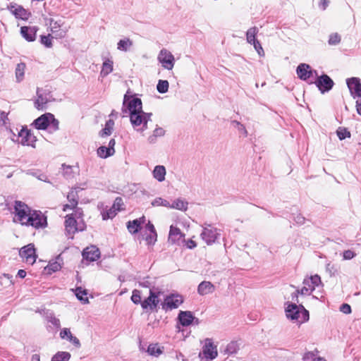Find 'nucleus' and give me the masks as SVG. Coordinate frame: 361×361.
<instances>
[{
  "label": "nucleus",
  "mask_w": 361,
  "mask_h": 361,
  "mask_svg": "<svg viewBox=\"0 0 361 361\" xmlns=\"http://www.w3.org/2000/svg\"><path fill=\"white\" fill-rule=\"evenodd\" d=\"M114 126V121L109 119L105 124V128L100 132L102 137L107 136L111 134Z\"/></svg>",
  "instance_id": "37"
},
{
  "label": "nucleus",
  "mask_w": 361,
  "mask_h": 361,
  "mask_svg": "<svg viewBox=\"0 0 361 361\" xmlns=\"http://www.w3.org/2000/svg\"><path fill=\"white\" fill-rule=\"evenodd\" d=\"M302 361H326L325 359L317 356L314 352L305 353L302 357Z\"/></svg>",
  "instance_id": "41"
},
{
  "label": "nucleus",
  "mask_w": 361,
  "mask_h": 361,
  "mask_svg": "<svg viewBox=\"0 0 361 361\" xmlns=\"http://www.w3.org/2000/svg\"><path fill=\"white\" fill-rule=\"evenodd\" d=\"M160 294V291H157L154 288L150 289L149 295L141 303L142 307L144 310L149 309L150 310H153L154 309L157 308L159 302V296Z\"/></svg>",
  "instance_id": "9"
},
{
  "label": "nucleus",
  "mask_w": 361,
  "mask_h": 361,
  "mask_svg": "<svg viewBox=\"0 0 361 361\" xmlns=\"http://www.w3.org/2000/svg\"><path fill=\"white\" fill-rule=\"evenodd\" d=\"M350 94L355 98L361 97V83L357 78H348L346 80Z\"/></svg>",
  "instance_id": "15"
},
{
  "label": "nucleus",
  "mask_w": 361,
  "mask_h": 361,
  "mask_svg": "<svg viewBox=\"0 0 361 361\" xmlns=\"http://www.w3.org/2000/svg\"><path fill=\"white\" fill-rule=\"evenodd\" d=\"M303 286L300 290V295H307L316 288L322 284L321 278L319 275L315 274L310 277L305 278L302 282Z\"/></svg>",
  "instance_id": "5"
},
{
  "label": "nucleus",
  "mask_w": 361,
  "mask_h": 361,
  "mask_svg": "<svg viewBox=\"0 0 361 361\" xmlns=\"http://www.w3.org/2000/svg\"><path fill=\"white\" fill-rule=\"evenodd\" d=\"M123 201L121 197H116L114 200L113 207L116 212L121 211L124 209L123 208Z\"/></svg>",
  "instance_id": "48"
},
{
  "label": "nucleus",
  "mask_w": 361,
  "mask_h": 361,
  "mask_svg": "<svg viewBox=\"0 0 361 361\" xmlns=\"http://www.w3.org/2000/svg\"><path fill=\"white\" fill-rule=\"evenodd\" d=\"M178 319L183 326H188L192 324L195 317L190 311H180L178 314Z\"/></svg>",
  "instance_id": "25"
},
{
  "label": "nucleus",
  "mask_w": 361,
  "mask_h": 361,
  "mask_svg": "<svg viewBox=\"0 0 361 361\" xmlns=\"http://www.w3.org/2000/svg\"><path fill=\"white\" fill-rule=\"evenodd\" d=\"M72 214L75 216V218H77L78 219H79L82 216V212L80 209L76 208L74 212V214Z\"/></svg>",
  "instance_id": "62"
},
{
  "label": "nucleus",
  "mask_w": 361,
  "mask_h": 361,
  "mask_svg": "<svg viewBox=\"0 0 361 361\" xmlns=\"http://www.w3.org/2000/svg\"><path fill=\"white\" fill-rule=\"evenodd\" d=\"M18 137L20 139V143L23 145L32 146L36 141L35 136L27 128H22L18 133Z\"/></svg>",
  "instance_id": "17"
},
{
  "label": "nucleus",
  "mask_w": 361,
  "mask_h": 361,
  "mask_svg": "<svg viewBox=\"0 0 361 361\" xmlns=\"http://www.w3.org/2000/svg\"><path fill=\"white\" fill-rule=\"evenodd\" d=\"M251 44H253L255 49L257 51V52L258 53V54L259 56L264 55V50H263L260 43L259 42V41L257 40V41L252 42Z\"/></svg>",
  "instance_id": "54"
},
{
  "label": "nucleus",
  "mask_w": 361,
  "mask_h": 361,
  "mask_svg": "<svg viewBox=\"0 0 361 361\" xmlns=\"http://www.w3.org/2000/svg\"><path fill=\"white\" fill-rule=\"evenodd\" d=\"M17 276L20 277V279H24L26 276V271L23 269H20L18 271Z\"/></svg>",
  "instance_id": "64"
},
{
  "label": "nucleus",
  "mask_w": 361,
  "mask_h": 361,
  "mask_svg": "<svg viewBox=\"0 0 361 361\" xmlns=\"http://www.w3.org/2000/svg\"><path fill=\"white\" fill-rule=\"evenodd\" d=\"M183 300L179 295H171L167 296L161 303V307L165 311L178 308L182 304Z\"/></svg>",
  "instance_id": "11"
},
{
  "label": "nucleus",
  "mask_w": 361,
  "mask_h": 361,
  "mask_svg": "<svg viewBox=\"0 0 361 361\" xmlns=\"http://www.w3.org/2000/svg\"><path fill=\"white\" fill-rule=\"evenodd\" d=\"M131 300L135 304H141V295L138 290H134L131 296Z\"/></svg>",
  "instance_id": "50"
},
{
  "label": "nucleus",
  "mask_w": 361,
  "mask_h": 361,
  "mask_svg": "<svg viewBox=\"0 0 361 361\" xmlns=\"http://www.w3.org/2000/svg\"><path fill=\"white\" fill-rule=\"evenodd\" d=\"M49 101L48 94L40 93V92L37 91V99L35 103V106L38 109H44L46 108V104Z\"/></svg>",
  "instance_id": "30"
},
{
  "label": "nucleus",
  "mask_w": 361,
  "mask_h": 361,
  "mask_svg": "<svg viewBox=\"0 0 361 361\" xmlns=\"http://www.w3.org/2000/svg\"><path fill=\"white\" fill-rule=\"evenodd\" d=\"M114 153L115 150L109 149V147L106 146H101L97 149L98 156L103 159L112 156Z\"/></svg>",
  "instance_id": "35"
},
{
  "label": "nucleus",
  "mask_w": 361,
  "mask_h": 361,
  "mask_svg": "<svg viewBox=\"0 0 361 361\" xmlns=\"http://www.w3.org/2000/svg\"><path fill=\"white\" fill-rule=\"evenodd\" d=\"M147 353L152 356L157 357L162 353V348H160L158 344H150L147 348Z\"/></svg>",
  "instance_id": "40"
},
{
  "label": "nucleus",
  "mask_w": 361,
  "mask_h": 361,
  "mask_svg": "<svg viewBox=\"0 0 361 361\" xmlns=\"http://www.w3.org/2000/svg\"><path fill=\"white\" fill-rule=\"evenodd\" d=\"M133 46V41L129 38H124L117 43V49L122 51H128Z\"/></svg>",
  "instance_id": "33"
},
{
  "label": "nucleus",
  "mask_w": 361,
  "mask_h": 361,
  "mask_svg": "<svg viewBox=\"0 0 361 361\" xmlns=\"http://www.w3.org/2000/svg\"><path fill=\"white\" fill-rule=\"evenodd\" d=\"M25 70V64L23 63H18L16 67V78L18 82L23 80Z\"/></svg>",
  "instance_id": "36"
},
{
  "label": "nucleus",
  "mask_w": 361,
  "mask_h": 361,
  "mask_svg": "<svg viewBox=\"0 0 361 361\" xmlns=\"http://www.w3.org/2000/svg\"><path fill=\"white\" fill-rule=\"evenodd\" d=\"M46 23L49 24L50 31L56 38H63L69 29V27L63 26L64 23L61 20H55L53 18H49L47 20Z\"/></svg>",
  "instance_id": "7"
},
{
  "label": "nucleus",
  "mask_w": 361,
  "mask_h": 361,
  "mask_svg": "<svg viewBox=\"0 0 361 361\" xmlns=\"http://www.w3.org/2000/svg\"><path fill=\"white\" fill-rule=\"evenodd\" d=\"M341 36L337 32L332 33L329 35V44L330 45H336L341 42Z\"/></svg>",
  "instance_id": "45"
},
{
  "label": "nucleus",
  "mask_w": 361,
  "mask_h": 361,
  "mask_svg": "<svg viewBox=\"0 0 361 361\" xmlns=\"http://www.w3.org/2000/svg\"><path fill=\"white\" fill-rule=\"evenodd\" d=\"M112 71H113V61L108 59L105 60L102 64V71L100 72V75L102 77H106Z\"/></svg>",
  "instance_id": "32"
},
{
  "label": "nucleus",
  "mask_w": 361,
  "mask_h": 361,
  "mask_svg": "<svg viewBox=\"0 0 361 361\" xmlns=\"http://www.w3.org/2000/svg\"><path fill=\"white\" fill-rule=\"evenodd\" d=\"M87 292L85 290H82V288L79 287L75 289V295L78 300L83 301L85 303L88 302L87 298H84L83 295H86Z\"/></svg>",
  "instance_id": "46"
},
{
  "label": "nucleus",
  "mask_w": 361,
  "mask_h": 361,
  "mask_svg": "<svg viewBox=\"0 0 361 361\" xmlns=\"http://www.w3.org/2000/svg\"><path fill=\"white\" fill-rule=\"evenodd\" d=\"M61 267V259L60 257H57L56 259L50 261L49 264L45 267V270L48 274H51L52 272H55L59 270Z\"/></svg>",
  "instance_id": "31"
},
{
  "label": "nucleus",
  "mask_w": 361,
  "mask_h": 361,
  "mask_svg": "<svg viewBox=\"0 0 361 361\" xmlns=\"http://www.w3.org/2000/svg\"><path fill=\"white\" fill-rule=\"evenodd\" d=\"M15 222L22 225L31 226L35 228H44L47 226V218L39 211L32 210L27 204L16 201L15 203Z\"/></svg>",
  "instance_id": "1"
},
{
  "label": "nucleus",
  "mask_w": 361,
  "mask_h": 361,
  "mask_svg": "<svg viewBox=\"0 0 361 361\" xmlns=\"http://www.w3.org/2000/svg\"><path fill=\"white\" fill-rule=\"evenodd\" d=\"M145 221V217L142 216L140 219H137L133 220V221H128L127 224V228L130 233H137L142 224H143Z\"/></svg>",
  "instance_id": "29"
},
{
  "label": "nucleus",
  "mask_w": 361,
  "mask_h": 361,
  "mask_svg": "<svg viewBox=\"0 0 361 361\" xmlns=\"http://www.w3.org/2000/svg\"><path fill=\"white\" fill-rule=\"evenodd\" d=\"M340 311L344 314H348L351 312V307L348 304L344 303L340 307Z\"/></svg>",
  "instance_id": "55"
},
{
  "label": "nucleus",
  "mask_w": 361,
  "mask_h": 361,
  "mask_svg": "<svg viewBox=\"0 0 361 361\" xmlns=\"http://www.w3.org/2000/svg\"><path fill=\"white\" fill-rule=\"evenodd\" d=\"M8 119V114L2 111H0V126H4L6 123Z\"/></svg>",
  "instance_id": "56"
},
{
  "label": "nucleus",
  "mask_w": 361,
  "mask_h": 361,
  "mask_svg": "<svg viewBox=\"0 0 361 361\" xmlns=\"http://www.w3.org/2000/svg\"><path fill=\"white\" fill-rule=\"evenodd\" d=\"M233 123L235 125V126L241 134H243L245 137L247 135V130L243 124L236 121H233Z\"/></svg>",
  "instance_id": "52"
},
{
  "label": "nucleus",
  "mask_w": 361,
  "mask_h": 361,
  "mask_svg": "<svg viewBox=\"0 0 361 361\" xmlns=\"http://www.w3.org/2000/svg\"><path fill=\"white\" fill-rule=\"evenodd\" d=\"M49 322L56 327H60V320L56 317H51Z\"/></svg>",
  "instance_id": "61"
},
{
  "label": "nucleus",
  "mask_w": 361,
  "mask_h": 361,
  "mask_svg": "<svg viewBox=\"0 0 361 361\" xmlns=\"http://www.w3.org/2000/svg\"><path fill=\"white\" fill-rule=\"evenodd\" d=\"M123 107H126V109H123V111L124 113H127V111H128L130 115H132V114L134 113L143 111L142 109L141 99L139 98H132L130 96H128L127 94L124 96Z\"/></svg>",
  "instance_id": "6"
},
{
  "label": "nucleus",
  "mask_w": 361,
  "mask_h": 361,
  "mask_svg": "<svg viewBox=\"0 0 361 361\" xmlns=\"http://www.w3.org/2000/svg\"><path fill=\"white\" fill-rule=\"evenodd\" d=\"M258 32V28L257 27H252L248 29L246 33L247 42L250 44L257 41L255 37Z\"/></svg>",
  "instance_id": "39"
},
{
  "label": "nucleus",
  "mask_w": 361,
  "mask_h": 361,
  "mask_svg": "<svg viewBox=\"0 0 361 361\" xmlns=\"http://www.w3.org/2000/svg\"><path fill=\"white\" fill-rule=\"evenodd\" d=\"M169 82L167 80H160L157 85V91L160 93H166L169 90Z\"/></svg>",
  "instance_id": "42"
},
{
  "label": "nucleus",
  "mask_w": 361,
  "mask_h": 361,
  "mask_svg": "<svg viewBox=\"0 0 361 361\" xmlns=\"http://www.w3.org/2000/svg\"><path fill=\"white\" fill-rule=\"evenodd\" d=\"M166 170L164 166L157 165L152 171L153 178L159 182H163L165 180Z\"/></svg>",
  "instance_id": "28"
},
{
  "label": "nucleus",
  "mask_w": 361,
  "mask_h": 361,
  "mask_svg": "<svg viewBox=\"0 0 361 361\" xmlns=\"http://www.w3.org/2000/svg\"><path fill=\"white\" fill-rule=\"evenodd\" d=\"M239 350V345L235 341H231L226 345L224 349L221 351L224 355H232L237 353Z\"/></svg>",
  "instance_id": "34"
},
{
  "label": "nucleus",
  "mask_w": 361,
  "mask_h": 361,
  "mask_svg": "<svg viewBox=\"0 0 361 361\" xmlns=\"http://www.w3.org/2000/svg\"><path fill=\"white\" fill-rule=\"evenodd\" d=\"M60 336L61 338L64 339L66 338L71 343H72L75 347L80 348V342L78 338L75 336H73L71 334V331L68 328L63 329L60 332Z\"/></svg>",
  "instance_id": "24"
},
{
  "label": "nucleus",
  "mask_w": 361,
  "mask_h": 361,
  "mask_svg": "<svg viewBox=\"0 0 361 361\" xmlns=\"http://www.w3.org/2000/svg\"><path fill=\"white\" fill-rule=\"evenodd\" d=\"M329 1L327 0H320V2L319 4V7L322 10H325L327 6H329Z\"/></svg>",
  "instance_id": "59"
},
{
  "label": "nucleus",
  "mask_w": 361,
  "mask_h": 361,
  "mask_svg": "<svg viewBox=\"0 0 361 361\" xmlns=\"http://www.w3.org/2000/svg\"><path fill=\"white\" fill-rule=\"evenodd\" d=\"M117 214V212L114 209L113 207L109 208L106 211H103L102 212V219L103 220H107L109 219H112Z\"/></svg>",
  "instance_id": "44"
},
{
  "label": "nucleus",
  "mask_w": 361,
  "mask_h": 361,
  "mask_svg": "<svg viewBox=\"0 0 361 361\" xmlns=\"http://www.w3.org/2000/svg\"><path fill=\"white\" fill-rule=\"evenodd\" d=\"M52 37L51 35H48L47 36L42 35L41 36V43L44 44L46 47L50 48L52 47Z\"/></svg>",
  "instance_id": "49"
},
{
  "label": "nucleus",
  "mask_w": 361,
  "mask_h": 361,
  "mask_svg": "<svg viewBox=\"0 0 361 361\" xmlns=\"http://www.w3.org/2000/svg\"><path fill=\"white\" fill-rule=\"evenodd\" d=\"M71 358V354L68 352L61 351L55 354L51 361H68Z\"/></svg>",
  "instance_id": "38"
},
{
  "label": "nucleus",
  "mask_w": 361,
  "mask_h": 361,
  "mask_svg": "<svg viewBox=\"0 0 361 361\" xmlns=\"http://www.w3.org/2000/svg\"><path fill=\"white\" fill-rule=\"evenodd\" d=\"M145 229L147 231H149V233L156 232L154 225L152 224H151L150 221H149L146 224Z\"/></svg>",
  "instance_id": "60"
},
{
  "label": "nucleus",
  "mask_w": 361,
  "mask_h": 361,
  "mask_svg": "<svg viewBox=\"0 0 361 361\" xmlns=\"http://www.w3.org/2000/svg\"><path fill=\"white\" fill-rule=\"evenodd\" d=\"M158 61L164 69L172 70L175 64L174 56L166 49H162L157 56Z\"/></svg>",
  "instance_id": "8"
},
{
  "label": "nucleus",
  "mask_w": 361,
  "mask_h": 361,
  "mask_svg": "<svg viewBox=\"0 0 361 361\" xmlns=\"http://www.w3.org/2000/svg\"><path fill=\"white\" fill-rule=\"evenodd\" d=\"M336 133H337L338 137H339V139L341 140H344L346 137H350V132L348 130H347V129L343 128H339L337 130Z\"/></svg>",
  "instance_id": "47"
},
{
  "label": "nucleus",
  "mask_w": 361,
  "mask_h": 361,
  "mask_svg": "<svg viewBox=\"0 0 361 361\" xmlns=\"http://www.w3.org/2000/svg\"><path fill=\"white\" fill-rule=\"evenodd\" d=\"M100 255V252L95 246L88 247L82 252L83 258L89 262L97 260Z\"/></svg>",
  "instance_id": "22"
},
{
  "label": "nucleus",
  "mask_w": 361,
  "mask_h": 361,
  "mask_svg": "<svg viewBox=\"0 0 361 361\" xmlns=\"http://www.w3.org/2000/svg\"><path fill=\"white\" fill-rule=\"evenodd\" d=\"M296 72L298 77L303 80H307L313 75V73H314L317 76V71H312L311 67L306 63H300L298 66Z\"/></svg>",
  "instance_id": "18"
},
{
  "label": "nucleus",
  "mask_w": 361,
  "mask_h": 361,
  "mask_svg": "<svg viewBox=\"0 0 361 361\" xmlns=\"http://www.w3.org/2000/svg\"><path fill=\"white\" fill-rule=\"evenodd\" d=\"M157 239V234L156 232L149 233L145 238L147 245H154Z\"/></svg>",
  "instance_id": "51"
},
{
  "label": "nucleus",
  "mask_w": 361,
  "mask_h": 361,
  "mask_svg": "<svg viewBox=\"0 0 361 361\" xmlns=\"http://www.w3.org/2000/svg\"><path fill=\"white\" fill-rule=\"evenodd\" d=\"M183 242L185 243L187 247H188L190 249H192L197 246L196 243L194 240H192V239H190L188 240H185V239H183Z\"/></svg>",
  "instance_id": "57"
},
{
  "label": "nucleus",
  "mask_w": 361,
  "mask_h": 361,
  "mask_svg": "<svg viewBox=\"0 0 361 361\" xmlns=\"http://www.w3.org/2000/svg\"><path fill=\"white\" fill-rule=\"evenodd\" d=\"M65 226L69 234H73L77 231L83 230V226H80V223H78V220L73 216V214L66 216Z\"/></svg>",
  "instance_id": "16"
},
{
  "label": "nucleus",
  "mask_w": 361,
  "mask_h": 361,
  "mask_svg": "<svg viewBox=\"0 0 361 361\" xmlns=\"http://www.w3.org/2000/svg\"><path fill=\"white\" fill-rule=\"evenodd\" d=\"M200 355H202L203 357L207 360H212L216 357L218 355L216 346L214 345L211 339L207 338L205 340Z\"/></svg>",
  "instance_id": "12"
},
{
  "label": "nucleus",
  "mask_w": 361,
  "mask_h": 361,
  "mask_svg": "<svg viewBox=\"0 0 361 361\" xmlns=\"http://www.w3.org/2000/svg\"><path fill=\"white\" fill-rule=\"evenodd\" d=\"M214 290V286L209 281H202L197 287V292L201 295L212 293Z\"/></svg>",
  "instance_id": "23"
},
{
  "label": "nucleus",
  "mask_w": 361,
  "mask_h": 361,
  "mask_svg": "<svg viewBox=\"0 0 361 361\" xmlns=\"http://www.w3.org/2000/svg\"><path fill=\"white\" fill-rule=\"evenodd\" d=\"M38 28L35 26H23L20 28L22 36L28 42L35 40Z\"/></svg>",
  "instance_id": "21"
},
{
  "label": "nucleus",
  "mask_w": 361,
  "mask_h": 361,
  "mask_svg": "<svg viewBox=\"0 0 361 361\" xmlns=\"http://www.w3.org/2000/svg\"><path fill=\"white\" fill-rule=\"evenodd\" d=\"M286 314L288 319L300 324L309 320V312L302 305L288 303Z\"/></svg>",
  "instance_id": "2"
},
{
  "label": "nucleus",
  "mask_w": 361,
  "mask_h": 361,
  "mask_svg": "<svg viewBox=\"0 0 361 361\" xmlns=\"http://www.w3.org/2000/svg\"><path fill=\"white\" fill-rule=\"evenodd\" d=\"M34 123L37 129L44 130L48 126H50L54 130L59 129V121L50 113H47L39 116Z\"/></svg>",
  "instance_id": "4"
},
{
  "label": "nucleus",
  "mask_w": 361,
  "mask_h": 361,
  "mask_svg": "<svg viewBox=\"0 0 361 361\" xmlns=\"http://www.w3.org/2000/svg\"><path fill=\"white\" fill-rule=\"evenodd\" d=\"M165 134L166 130L163 128L157 126L154 130L152 131V133L148 136L147 142L149 144H155L157 141V138L164 137Z\"/></svg>",
  "instance_id": "26"
},
{
  "label": "nucleus",
  "mask_w": 361,
  "mask_h": 361,
  "mask_svg": "<svg viewBox=\"0 0 361 361\" xmlns=\"http://www.w3.org/2000/svg\"><path fill=\"white\" fill-rule=\"evenodd\" d=\"M151 114L144 111L130 115V123L134 130L144 135V132L147 129L148 121L151 120Z\"/></svg>",
  "instance_id": "3"
},
{
  "label": "nucleus",
  "mask_w": 361,
  "mask_h": 361,
  "mask_svg": "<svg viewBox=\"0 0 361 361\" xmlns=\"http://www.w3.org/2000/svg\"><path fill=\"white\" fill-rule=\"evenodd\" d=\"M19 255L28 264H33L37 259V255L33 244H28L22 247L19 251Z\"/></svg>",
  "instance_id": "10"
},
{
  "label": "nucleus",
  "mask_w": 361,
  "mask_h": 361,
  "mask_svg": "<svg viewBox=\"0 0 361 361\" xmlns=\"http://www.w3.org/2000/svg\"><path fill=\"white\" fill-rule=\"evenodd\" d=\"M355 256V253L353 251L350 250H345L343 253V259L344 260L351 259Z\"/></svg>",
  "instance_id": "53"
},
{
  "label": "nucleus",
  "mask_w": 361,
  "mask_h": 361,
  "mask_svg": "<svg viewBox=\"0 0 361 361\" xmlns=\"http://www.w3.org/2000/svg\"><path fill=\"white\" fill-rule=\"evenodd\" d=\"M67 199L69 202L63 206V210L66 212L68 209H73L76 208L78 201V190L76 189H72L67 195Z\"/></svg>",
  "instance_id": "20"
},
{
  "label": "nucleus",
  "mask_w": 361,
  "mask_h": 361,
  "mask_svg": "<svg viewBox=\"0 0 361 361\" xmlns=\"http://www.w3.org/2000/svg\"><path fill=\"white\" fill-rule=\"evenodd\" d=\"M185 235L180 231V230L173 225L170 226L169 241L173 244H179L180 241H183Z\"/></svg>",
  "instance_id": "19"
},
{
  "label": "nucleus",
  "mask_w": 361,
  "mask_h": 361,
  "mask_svg": "<svg viewBox=\"0 0 361 361\" xmlns=\"http://www.w3.org/2000/svg\"><path fill=\"white\" fill-rule=\"evenodd\" d=\"M219 235L220 233L218 232L217 229L212 228L210 226L204 227L200 234L201 238L209 245L213 244Z\"/></svg>",
  "instance_id": "13"
},
{
  "label": "nucleus",
  "mask_w": 361,
  "mask_h": 361,
  "mask_svg": "<svg viewBox=\"0 0 361 361\" xmlns=\"http://www.w3.org/2000/svg\"><path fill=\"white\" fill-rule=\"evenodd\" d=\"M188 207V202L183 198H177L171 204L169 202V209H175L182 212L187 211Z\"/></svg>",
  "instance_id": "27"
},
{
  "label": "nucleus",
  "mask_w": 361,
  "mask_h": 361,
  "mask_svg": "<svg viewBox=\"0 0 361 361\" xmlns=\"http://www.w3.org/2000/svg\"><path fill=\"white\" fill-rule=\"evenodd\" d=\"M153 207L163 206L169 208V202L161 197H156L151 203Z\"/></svg>",
  "instance_id": "43"
},
{
  "label": "nucleus",
  "mask_w": 361,
  "mask_h": 361,
  "mask_svg": "<svg viewBox=\"0 0 361 361\" xmlns=\"http://www.w3.org/2000/svg\"><path fill=\"white\" fill-rule=\"evenodd\" d=\"M299 294H300V290L297 289L295 290V292H294L291 295L292 300L294 301L295 304L299 302V300H298V295Z\"/></svg>",
  "instance_id": "58"
},
{
  "label": "nucleus",
  "mask_w": 361,
  "mask_h": 361,
  "mask_svg": "<svg viewBox=\"0 0 361 361\" xmlns=\"http://www.w3.org/2000/svg\"><path fill=\"white\" fill-rule=\"evenodd\" d=\"M356 101V110L359 115L361 116V97Z\"/></svg>",
  "instance_id": "63"
},
{
  "label": "nucleus",
  "mask_w": 361,
  "mask_h": 361,
  "mask_svg": "<svg viewBox=\"0 0 361 361\" xmlns=\"http://www.w3.org/2000/svg\"><path fill=\"white\" fill-rule=\"evenodd\" d=\"M314 82L322 93L329 92L334 85V81L327 75L317 77Z\"/></svg>",
  "instance_id": "14"
}]
</instances>
